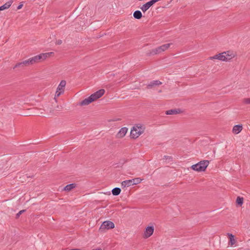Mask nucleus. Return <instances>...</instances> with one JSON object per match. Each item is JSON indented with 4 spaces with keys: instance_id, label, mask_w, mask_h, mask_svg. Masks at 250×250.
Here are the masks:
<instances>
[{
    "instance_id": "f257e3e1",
    "label": "nucleus",
    "mask_w": 250,
    "mask_h": 250,
    "mask_svg": "<svg viewBox=\"0 0 250 250\" xmlns=\"http://www.w3.org/2000/svg\"><path fill=\"white\" fill-rule=\"evenodd\" d=\"M105 90L101 89L94 93L91 94L89 97L84 99L81 101L80 104L81 106L87 105L91 103L92 102L101 98L104 93Z\"/></svg>"
},
{
    "instance_id": "f03ea898",
    "label": "nucleus",
    "mask_w": 250,
    "mask_h": 250,
    "mask_svg": "<svg viewBox=\"0 0 250 250\" xmlns=\"http://www.w3.org/2000/svg\"><path fill=\"white\" fill-rule=\"evenodd\" d=\"M145 127L142 125H136L131 130L130 136L134 139L137 138L145 130Z\"/></svg>"
},
{
    "instance_id": "7ed1b4c3",
    "label": "nucleus",
    "mask_w": 250,
    "mask_h": 250,
    "mask_svg": "<svg viewBox=\"0 0 250 250\" xmlns=\"http://www.w3.org/2000/svg\"><path fill=\"white\" fill-rule=\"evenodd\" d=\"M234 57L232 54H229V52H224L218 54H216L213 56L210 57L209 60H212L217 59L222 61H228Z\"/></svg>"
},
{
    "instance_id": "20e7f679",
    "label": "nucleus",
    "mask_w": 250,
    "mask_h": 250,
    "mask_svg": "<svg viewBox=\"0 0 250 250\" xmlns=\"http://www.w3.org/2000/svg\"><path fill=\"white\" fill-rule=\"evenodd\" d=\"M209 163L208 160L201 161L197 164L192 165L191 168L196 171H204L208 166Z\"/></svg>"
},
{
    "instance_id": "39448f33",
    "label": "nucleus",
    "mask_w": 250,
    "mask_h": 250,
    "mask_svg": "<svg viewBox=\"0 0 250 250\" xmlns=\"http://www.w3.org/2000/svg\"><path fill=\"white\" fill-rule=\"evenodd\" d=\"M170 43H167L159 46L156 48L153 49L150 51L149 54L153 55L161 53V52L167 50L170 47Z\"/></svg>"
},
{
    "instance_id": "423d86ee",
    "label": "nucleus",
    "mask_w": 250,
    "mask_h": 250,
    "mask_svg": "<svg viewBox=\"0 0 250 250\" xmlns=\"http://www.w3.org/2000/svg\"><path fill=\"white\" fill-rule=\"evenodd\" d=\"M115 227L114 224L110 221H105L104 222L99 228L100 232H104L105 230L113 229Z\"/></svg>"
},
{
    "instance_id": "0eeeda50",
    "label": "nucleus",
    "mask_w": 250,
    "mask_h": 250,
    "mask_svg": "<svg viewBox=\"0 0 250 250\" xmlns=\"http://www.w3.org/2000/svg\"><path fill=\"white\" fill-rule=\"evenodd\" d=\"M66 85V81L62 80L59 84L55 93V97H59L64 92V87Z\"/></svg>"
},
{
    "instance_id": "6e6552de",
    "label": "nucleus",
    "mask_w": 250,
    "mask_h": 250,
    "mask_svg": "<svg viewBox=\"0 0 250 250\" xmlns=\"http://www.w3.org/2000/svg\"><path fill=\"white\" fill-rule=\"evenodd\" d=\"M160 0H151L149 1H148L146 3L143 4L141 7L140 9L142 11L145 13L146 12L151 6H152L156 2L160 1Z\"/></svg>"
},
{
    "instance_id": "1a4fd4ad",
    "label": "nucleus",
    "mask_w": 250,
    "mask_h": 250,
    "mask_svg": "<svg viewBox=\"0 0 250 250\" xmlns=\"http://www.w3.org/2000/svg\"><path fill=\"white\" fill-rule=\"evenodd\" d=\"M154 232V227L153 226L147 227L146 228L143 237L148 238L151 236Z\"/></svg>"
},
{
    "instance_id": "9d476101",
    "label": "nucleus",
    "mask_w": 250,
    "mask_h": 250,
    "mask_svg": "<svg viewBox=\"0 0 250 250\" xmlns=\"http://www.w3.org/2000/svg\"><path fill=\"white\" fill-rule=\"evenodd\" d=\"M127 130L128 129L125 127H122L117 134V137L119 138L124 137L127 133Z\"/></svg>"
},
{
    "instance_id": "9b49d317",
    "label": "nucleus",
    "mask_w": 250,
    "mask_h": 250,
    "mask_svg": "<svg viewBox=\"0 0 250 250\" xmlns=\"http://www.w3.org/2000/svg\"><path fill=\"white\" fill-rule=\"evenodd\" d=\"M53 54V52H48L45 53H42L37 55L39 61H42L45 60L47 58L50 56L51 54Z\"/></svg>"
},
{
    "instance_id": "f8f14e48",
    "label": "nucleus",
    "mask_w": 250,
    "mask_h": 250,
    "mask_svg": "<svg viewBox=\"0 0 250 250\" xmlns=\"http://www.w3.org/2000/svg\"><path fill=\"white\" fill-rule=\"evenodd\" d=\"M30 64H32V63H31V59L29 58L28 60H25L22 62L17 63L15 67H20L21 65L28 66Z\"/></svg>"
},
{
    "instance_id": "ddd939ff",
    "label": "nucleus",
    "mask_w": 250,
    "mask_h": 250,
    "mask_svg": "<svg viewBox=\"0 0 250 250\" xmlns=\"http://www.w3.org/2000/svg\"><path fill=\"white\" fill-rule=\"evenodd\" d=\"M227 235L229 239V245H230L231 246H232L235 244L236 241L235 239L234 235L229 233H228Z\"/></svg>"
},
{
    "instance_id": "4468645a",
    "label": "nucleus",
    "mask_w": 250,
    "mask_h": 250,
    "mask_svg": "<svg viewBox=\"0 0 250 250\" xmlns=\"http://www.w3.org/2000/svg\"><path fill=\"white\" fill-rule=\"evenodd\" d=\"M243 129L242 125H237L233 126L232 129V132L234 134H237L240 133Z\"/></svg>"
},
{
    "instance_id": "2eb2a0df",
    "label": "nucleus",
    "mask_w": 250,
    "mask_h": 250,
    "mask_svg": "<svg viewBox=\"0 0 250 250\" xmlns=\"http://www.w3.org/2000/svg\"><path fill=\"white\" fill-rule=\"evenodd\" d=\"M161 84H162V83L158 80L153 81H151L149 84H147V88L148 89H150L154 86L159 85Z\"/></svg>"
},
{
    "instance_id": "dca6fc26",
    "label": "nucleus",
    "mask_w": 250,
    "mask_h": 250,
    "mask_svg": "<svg viewBox=\"0 0 250 250\" xmlns=\"http://www.w3.org/2000/svg\"><path fill=\"white\" fill-rule=\"evenodd\" d=\"M134 183H132V180H127L124 181L122 182V188H125L126 187H130L131 186H133Z\"/></svg>"
},
{
    "instance_id": "f3484780",
    "label": "nucleus",
    "mask_w": 250,
    "mask_h": 250,
    "mask_svg": "<svg viewBox=\"0 0 250 250\" xmlns=\"http://www.w3.org/2000/svg\"><path fill=\"white\" fill-rule=\"evenodd\" d=\"M13 3L12 0H9L6 2L3 5L0 6V11L9 8Z\"/></svg>"
},
{
    "instance_id": "a211bd4d",
    "label": "nucleus",
    "mask_w": 250,
    "mask_h": 250,
    "mask_svg": "<svg viewBox=\"0 0 250 250\" xmlns=\"http://www.w3.org/2000/svg\"><path fill=\"white\" fill-rule=\"evenodd\" d=\"M76 187L75 184H70L66 185L63 188L65 191H69Z\"/></svg>"
},
{
    "instance_id": "6ab92c4d",
    "label": "nucleus",
    "mask_w": 250,
    "mask_h": 250,
    "mask_svg": "<svg viewBox=\"0 0 250 250\" xmlns=\"http://www.w3.org/2000/svg\"><path fill=\"white\" fill-rule=\"evenodd\" d=\"M133 17L135 19L139 20L142 17V14L140 11L136 10L133 13Z\"/></svg>"
},
{
    "instance_id": "aec40b11",
    "label": "nucleus",
    "mask_w": 250,
    "mask_h": 250,
    "mask_svg": "<svg viewBox=\"0 0 250 250\" xmlns=\"http://www.w3.org/2000/svg\"><path fill=\"white\" fill-rule=\"evenodd\" d=\"M180 112V109H170L166 111V114L167 115L177 114Z\"/></svg>"
},
{
    "instance_id": "412c9836",
    "label": "nucleus",
    "mask_w": 250,
    "mask_h": 250,
    "mask_svg": "<svg viewBox=\"0 0 250 250\" xmlns=\"http://www.w3.org/2000/svg\"><path fill=\"white\" fill-rule=\"evenodd\" d=\"M121 191V189L119 188H115L112 190V194L115 196L119 195Z\"/></svg>"
},
{
    "instance_id": "4be33fe9",
    "label": "nucleus",
    "mask_w": 250,
    "mask_h": 250,
    "mask_svg": "<svg viewBox=\"0 0 250 250\" xmlns=\"http://www.w3.org/2000/svg\"><path fill=\"white\" fill-rule=\"evenodd\" d=\"M243 200H244V199L243 197L238 196L237 197L236 202L238 205L241 206L242 205V204L243 203Z\"/></svg>"
},
{
    "instance_id": "5701e85b",
    "label": "nucleus",
    "mask_w": 250,
    "mask_h": 250,
    "mask_svg": "<svg viewBox=\"0 0 250 250\" xmlns=\"http://www.w3.org/2000/svg\"><path fill=\"white\" fill-rule=\"evenodd\" d=\"M132 183H134L133 185H137V184H140L141 182V181H142V179L140 178H136L134 179H132Z\"/></svg>"
},
{
    "instance_id": "b1692460",
    "label": "nucleus",
    "mask_w": 250,
    "mask_h": 250,
    "mask_svg": "<svg viewBox=\"0 0 250 250\" xmlns=\"http://www.w3.org/2000/svg\"><path fill=\"white\" fill-rule=\"evenodd\" d=\"M30 59H31V63H32V64L40 62L38 59L37 55H36L34 57H33L32 58H30Z\"/></svg>"
},
{
    "instance_id": "393cba45",
    "label": "nucleus",
    "mask_w": 250,
    "mask_h": 250,
    "mask_svg": "<svg viewBox=\"0 0 250 250\" xmlns=\"http://www.w3.org/2000/svg\"><path fill=\"white\" fill-rule=\"evenodd\" d=\"M242 103L246 104H250V98L243 99L242 100Z\"/></svg>"
},
{
    "instance_id": "a878e982",
    "label": "nucleus",
    "mask_w": 250,
    "mask_h": 250,
    "mask_svg": "<svg viewBox=\"0 0 250 250\" xmlns=\"http://www.w3.org/2000/svg\"><path fill=\"white\" fill-rule=\"evenodd\" d=\"M25 211V210H20L17 214H16V217L18 218L20 217V216Z\"/></svg>"
},
{
    "instance_id": "bb28decb",
    "label": "nucleus",
    "mask_w": 250,
    "mask_h": 250,
    "mask_svg": "<svg viewBox=\"0 0 250 250\" xmlns=\"http://www.w3.org/2000/svg\"><path fill=\"white\" fill-rule=\"evenodd\" d=\"M62 40H58V41H57V44H59H59H62Z\"/></svg>"
},
{
    "instance_id": "cd10ccee",
    "label": "nucleus",
    "mask_w": 250,
    "mask_h": 250,
    "mask_svg": "<svg viewBox=\"0 0 250 250\" xmlns=\"http://www.w3.org/2000/svg\"><path fill=\"white\" fill-rule=\"evenodd\" d=\"M23 6V4H20L18 7H17V9H20L22 8V7Z\"/></svg>"
},
{
    "instance_id": "c85d7f7f",
    "label": "nucleus",
    "mask_w": 250,
    "mask_h": 250,
    "mask_svg": "<svg viewBox=\"0 0 250 250\" xmlns=\"http://www.w3.org/2000/svg\"><path fill=\"white\" fill-rule=\"evenodd\" d=\"M92 250H102L101 249H93Z\"/></svg>"
}]
</instances>
